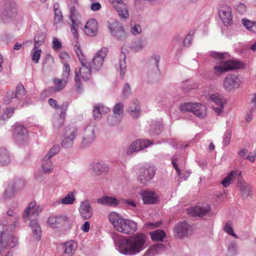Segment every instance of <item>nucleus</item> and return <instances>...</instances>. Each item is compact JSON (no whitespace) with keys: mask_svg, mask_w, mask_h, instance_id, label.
<instances>
[{"mask_svg":"<svg viewBox=\"0 0 256 256\" xmlns=\"http://www.w3.org/2000/svg\"><path fill=\"white\" fill-rule=\"evenodd\" d=\"M116 250L124 256H133L143 251L148 246V237L146 234L136 232L132 236L114 235Z\"/></svg>","mask_w":256,"mask_h":256,"instance_id":"1","label":"nucleus"},{"mask_svg":"<svg viewBox=\"0 0 256 256\" xmlns=\"http://www.w3.org/2000/svg\"><path fill=\"white\" fill-rule=\"evenodd\" d=\"M19 217L13 210H9L3 220L0 222V256H2L6 248H12L16 244L18 239L9 234L16 227Z\"/></svg>","mask_w":256,"mask_h":256,"instance_id":"2","label":"nucleus"},{"mask_svg":"<svg viewBox=\"0 0 256 256\" xmlns=\"http://www.w3.org/2000/svg\"><path fill=\"white\" fill-rule=\"evenodd\" d=\"M42 210L40 206H36V202H32L28 204L23 214V219L25 222L30 221V226L34 237L36 239L40 238L42 234L41 228L37 220V218Z\"/></svg>","mask_w":256,"mask_h":256,"instance_id":"3","label":"nucleus"},{"mask_svg":"<svg viewBox=\"0 0 256 256\" xmlns=\"http://www.w3.org/2000/svg\"><path fill=\"white\" fill-rule=\"evenodd\" d=\"M226 54L214 51L210 52V56L215 60H218L220 62H217L213 68L214 73L216 76H220L228 70L235 69H242L244 64L240 62L234 60H223L226 58Z\"/></svg>","mask_w":256,"mask_h":256,"instance_id":"4","label":"nucleus"},{"mask_svg":"<svg viewBox=\"0 0 256 256\" xmlns=\"http://www.w3.org/2000/svg\"><path fill=\"white\" fill-rule=\"evenodd\" d=\"M108 220L114 228L118 232L130 235L134 234L138 230L136 222L124 218L116 212L110 214Z\"/></svg>","mask_w":256,"mask_h":256,"instance_id":"5","label":"nucleus"},{"mask_svg":"<svg viewBox=\"0 0 256 256\" xmlns=\"http://www.w3.org/2000/svg\"><path fill=\"white\" fill-rule=\"evenodd\" d=\"M76 53L82 64V66L79 70L76 71L75 77L76 89L77 92H80L82 90V84L80 76L85 81L89 80L91 78V70L92 68L89 64L84 62V56L82 50H80L78 47L76 48Z\"/></svg>","mask_w":256,"mask_h":256,"instance_id":"6","label":"nucleus"},{"mask_svg":"<svg viewBox=\"0 0 256 256\" xmlns=\"http://www.w3.org/2000/svg\"><path fill=\"white\" fill-rule=\"evenodd\" d=\"M78 12L76 10L74 7H71L70 9V18L72 22L70 30L74 36L73 44L75 52L76 47H78V48L81 50L80 44L78 42L79 35L78 32V29L80 24L78 20Z\"/></svg>","mask_w":256,"mask_h":256,"instance_id":"7","label":"nucleus"},{"mask_svg":"<svg viewBox=\"0 0 256 256\" xmlns=\"http://www.w3.org/2000/svg\"><path fill=\"white\" fill-rule=\"evenodd\" d=\"M108 28L112 36L120 41L124 40L127 38L122 24L115 20L108 22Z\"/></svg>","mask_w":256,"mask_h":256,"instance_id":"8","label":"nucleus"},{"mask_svg":"<svg viewBox=\"0 0 256 256\" xmlns=\"http://www.w3.org/2000/svg\"><path fill=\"white\" fill-rule=\"evenodd\" d=\"M218 16L225 26H230L233 24L232 10L227 4H220L218 8Z\"/></svg>","mask_w":256,"mask_h":256,"instance_id":"9","label":"nucleus"},{"mask_svg":"<svg viewBox=\"0 0 256 256\" xmlns=\"http://www.w3.org/2000/svg\"><path fill=\"white\" fill-rule=\"evenodd\" d=\"M243 82L238 76L228 74L224 78L223 86L228 91H232L240 87Z\"/></svg>","mask_w":256,"mask_h":256,"instance_id":"10","label":"nucleus"},{"mask_svg":"<svg viewBox=\"0 0 256 256\" xmlns=\"http://www.w3.org/2000/svg\"><path fill=\"white\" fill-rule=\"evenodd\" d=\"M95 139L94 126L93 124H90L84 130V135L80 146L82 148L89 146Z\"/></svg>","mask_w":256,"mask_h":256,"instance_id":"11","label":"nucleus"},{"mask_svg":"<svg viewBox=\"0 0 256 256\" xmlns=\"http://www.w3.org/2000/svg\"><path fill=\"white\" fill-rule=\"evenodd\" d=\"M108 52V48L104 47L96 54L92 62L89 64L92 69L98 70L102 68Z\"/></svg>","mask_w":256,"mask_h":256,"instance_id":"12","label":"nucleus"},{"mask_svg":"<svg viewBox=\"0 0 256 256\" xmlns=\"http://www.w3.org/2000/svg\"><path fill=\"white\" fill-rule=\"evenodd\" d=\"M156 174V169L154 166H144L140 168L138 180L141 183L146 184L153 178Z\"/></svg>","mask_w":256,"mask_h":256,"instance_id":"13","label":"nucleus"},{"mask_svg":"<svg viewBox=\"0 0 256 256\" xmlns=\"http://www.w3.org/2000/svg\"><path fill=\"white\" fill-rule=\"evenodd\" d=\"M68 218L63 215L52 216L47 220L49 226L53 228H60L68 222Z\"/></svg>","mask_w":256,"mask_h":256,"instance_id":"14","label":"nucleus"},{"mask_svg":"<svg viewBox=\"0 0 256 256\" xmlns=\"http://www.w3.org/2000/svg\"><path fill=\"white\" fill-rule=\"evenodd\" d=\"M153 144V142L146 139H139L134 141L129 146L127 154H132L134 152L142 150Z\"/></svg>","mask_w":256,"mask_h":256,"instance_id":"15","label":"nucleus"},{"mask_svg":"<svg viewBox=\"0 0 256 256\" xmlns=\"http://www.w3.org/2000/svg\"><path fill=\"white\" fill-rule=\"evenodd\" d=\"M24 186V182L22 180H17L10 182L4 192V196L6 198L13 197L16 192Z\"/></svg>","mask_w":256,"mask_h":256,"instance_id":"16","label":"nucleus"},{"mask_svg":"<svg viewBox=\"0 0 256 256\" xmlns=\"http://www.w3.org/2000/svg\"><path fill=\"white\" fill-rule=\"evenodd\" d=\"M78 210L80 215L84 220L90 218L93 214L92 208L88 200L80 202Z\"/></svg>","mask_w":256,"mask_h":256,"instance_id":"17","label":"nucleus"},{"mask_svg":"<svg viewBox=\"0 0 256 256\" xmlns=\"http://www.w3.org/2000/svg\"><path fill=\"white\" fill-rule=\"evenodd\" d=\"M127 113L134 119L138 118L140 115L141 107L138 100H132L126 110Z\"/></svg>","mask_w":256,"mask_h":256,"instance_id":"18","label":"nucleus"},{"mask_svg":"<svg viewBox=\"0 0 256 256\" xmlns=\"http://www.w3.org/2000/svg\"><path fill=\"white\" fill-rule=\"evenodd\" d=\"M91 172L94 175L99 176L103 172L108 171V166L103 162L98 161L92 162L90 164Z\"/></svg>","mask_w":256,"mask_h":256,"instance_id":"19","label":"nucleus"},{"mask_svg":"<svg viewBox=\"0 0 256 256\" xmlns=\"http://www.w3.org/2000/svg\"><path fill=\"white\" fill-rule=\"evenodd\" d=\"M84 32L90 36H96L98 32V24L95 19H90L86 24Z\"/></svg>","mask_w":256,"mask_h":256,"instance_id":"20","label":"nucleus"},{"mask_svg":"<svg viewBox=\"0 0 256 256\" xmlns=\"http://www.w3.org/2000/svg\"><path fill=\"white\" fill-rule=\"evenodd\" d=\"M242 172H240L238 176V186L239 188L242 196L244 197L251 196L252 188L250 185L242 182Z\"/></svg>","mask_w":256,"mask_h":256,"instance_id":"21","label":"nucleus"},{"mask_svg":"<svg viewBox=\"0 0 256 256\" xmlns=\"http://www.w3.org/2000/svg\"><path fill=\"white\" fill-rule=\"evenodd\" d=\"M210 207L208 205L196 206L194 208H188L187 212L193 216L202 217L210 212Z\"/></svg>","mask_w":256,"mask_h":256,"instance_id":"22","label":"nucleus"},{"mask_svg":"<svg viewBox=\"0 0 256 256\" xmlns=\"http://www.w3.org/2000/svg\"><path fill=\"white\" fill-rule=\"evenodd\" d=\"M16 4L12 2H9L4 4V10L1 14L3 19L6 18H10L16 14Z\"/></svg>","mask_w":256,"mask_h":256,"instance_id":"23","label":"nucleus"},{"mask_svg":"<svg viewBox=\"0 0 256 256\" xmlns=\"http://www.w3.org/2000/svg\"><path fill=\"white\" fill-rule=\"evenodd\" d=\"M14 137L17 142L24 140L27 137L26 130L22 126H16L14 130Z\"/></svg>","mask_w":256,"mask_h":256,"instance_id":"24","label":"nucleus"},{"mask_svg":"<svg viewBox=\"0 0 256 256\" xmlns=\"http://www.w3.org/2000/svg\"><path fill=\"white\" fill-rule=\"evenodd\" d=\"M140 196L145 204H154L158 202L157 195L152 192L144 190L141 192Z\"/></svg>","mask_w":256,"mask_h":256,"instance_id":"25","label":"nucleus"},{"mask_svg":"<svg viewBox=\"0 0 256 256\" xmlns=\"http://www.w3.org/2000/svg\"><path fill=\"white\" fill-rule=\"evenodd\" d=\"M189 225L186 222L178 223L175 227V236L178 238H182L187 234Z\"/></svg>","mask_w":256,"mask_h":256,"instance_id":"26","label":"nucleus"},{"mask_svg":"<svg viewBox=\"0 0 256 256\" xmlns=\"http://www.w3.org/2000/svg\"><path fill=\"white\" fill-rule=\"evenodd\" d=\"M110 111V109L100 104H95L94 106L92 114L96 120H100L102 114H106Z\"/></svg>","mask_w":256,"mask_h":256,"instance_id":"27","label":"nucleus"},{"mask_svg":"<svg viewBox=\"0 0 256 256\" xmlns=\"http://www.w3.org/2000/svg\"><path fill=\"white\" fill-rule=\"evenodd\" d=\"M78 130L77 127L74 124L66 125L62 130V136L76 139L78 136Z\"/></svg>","mask_w":256,"mask_h":256,"instance_id":"28","label":"nucleus"},{"mask_svg":"<svg viewBox=\"0 0 256 256\" xmlns=\"http://www.w3.org/2000/svg\"><path fill=\"white\" fill-rule=\"evenodd\" d=\"M52 82L54 86L50 88L48 90L58 92L64 88L68 82V80L62 77L60 79L56 78L53 79Z\"/></svg>","mask_w":256,"mask_h":256,"instance_id":"29","label":"nucleus"},{"mask_svg":"<svg viewBox=\"0 0 256 256\" xmlns=\"http://www.w3.org/2000/svg\"><path fill=\"white\" fill-rule=\"evenodd\" d=\"M164 248L165 247L162 244H154L150 246L142 256H154L164 250Z\"/></svg>","mask_w":256,"mask_h":256,"instance_id":"30","label":"nucleus"},{"mask_svg":"<svg viewBox=\"0 0 256 256\" xmlns=\"http://www.w3.org/2000/svg\"><path fill=\"white\" fill-rule=\"evenodd\" d=\"M11 162L10 154L8 150L4 148H0V166H6Z\"/></svg>","mask_w":256,"mask_h":256,"instance_id":"31","label":"nucleus"},{"mask_svg":"<svg viewBox=\"0 0 256 256\" xmlns=\"http://www.w3.org/2000/svg\"><path fill=\"white\" fill-rule=\"evenodd\" d=\"M75 244L73 241H68L59 246V249L64 251L67 256H73L75 250Z\"/></svg>","mask_w":256,"mask_h":256,"instance_id":"32","label":"nucleus"},{"mask_svg":"<svg viewBox=\"0 0 256 256\" xmlns=\"http://www.w3.org/2000/svg\"><path fill=\"white\" fill-rule=\"evenodd\" d=\"M97 202L109 206H116L120 204V201L116 198L106 196L98 199Z\"/></svg>","mask_w":256,"mask_h":256,"instance_id":"33","label":"nucleus"},{"mask_svg":"<svg viewBox=\"0 0 256 256\" xmlns=\"http://www.w3.org/2000/svg\"><path fill=\"white\" fill-rule=\"evenodd\" d=\"M194 104L196 105V106H194L193 113L198 117L204 118L206 116V106L198 102L194 103Z\"/></svg>","mask_w":256,"mask_h":256,"instance_id":"34","label":"nucleus"},{"mask_svg":"<svg viewBox=\"0 0 256 256\" xmlns=\"http://www.w3.org/2000/svg\"><path fill=\"white\" fill-rule=\"evenodd\" d=\"M42 168L44 173L51 172L53 168V164L50 158L45 156L42 161Z\"/></svg>","mask_w":256,"mask_h":256,"instance_id":"35","label":"nucleus"},{"mask_svg":"<svg viewBox=\"0 0 256 256\" xmlns=\"http://www.w3.org/2000/svg\"><path fill=\"white\" fill-rule=\"evenodd\" d=\"M75 198L72 192H69L66 197L62 200H57L54 204V206H56L60 204H71L75 201Z\"/></svg>","mask_w":256,"mask_h":256,"instance_id":"36","label":"nucleus"},{"mask_svg":"<svg viewBox=\"0 0 256 256\" xmlns=\"http://www.w3.org/2000/svg\"><path fill=\"white\" fill-rule=\"evenodd\" d=\"M238 170H232L230 172L227 176L222 180V184L224 187H228L230 185L232 181L238 176Z\"/></svg>","mask_w":256,"mask_h":256,"instance_id":"37","label":"nucleus"},{"mask_svg":"<svg viewBox=\"0 0 256 256\" xmlns=\"http://www.w3.org/2000/svg\"><path fill=\"white\" fill-rule=\"evenodd\" d=\"M68 106V104L67 102H65L60 107L61 110V112L59 118V123L58 124L57 122H54V127L57 128H60L64 124V121L66 116V111L67 110Z\"/></svg>","mask_w":256,"mask_h":256,"instance_id":"38","label":"nucleus"},{"mask_svg":"<svg viewBox=\"0 0 256 256\" xmlns=\"http://www.w3.org/2000/svg\"><path fill=\"white\" fill-rule=\"evenodd\" d=\"M162 121L153 122L151 125V130L150 134H158L162 131Z\"/></svg>","mask_w":256,"mask_h":256,"instance_id":"39","label":"nucleus"},{"mask_svg":"<svg viewBox=\"0 0 256 256\" xmlns=\"http://www.w3.org/2000/svg\"><path fill=\"white\" fill-rule=\"evenodd\" d=\"M152 240L156 241H162L166 236L165 232L160 230H156L150 232Z\"/></svg>","mask_w":256,"mask_h":256,"instance_id":"40","label":"nucleus"},{"mask_svg":"<svg viewBox=\"0 0 256 256\" xmlns=\"http://www.w3.org/2000/svg\"><path fill=\"white\" fill-rule=\"evenodd\" d=\"M119 16L122 18H126L128 16V12L122 3L120 4L114 6Z\"/></svg>","mask_w":256,"mask_h":256,"instance_id":"41","label":"nucleus"},{"mask_svg":"<svg viewBox=\"0 0 256 256\" xmlns=\"http://www.w3.org/2000/svg\"><path fill=\"white\" fill-rule=\"evenodd\" d=\"M122 118L116 114H112L108 116L107 122L109 126H114L118 124L122 120Z\"/></svg>","mask_w":256,"mask_h":256,"instance_id":"42","label":"nucleus"},{"mask_svg":"<svg viewBox=\"0 0 256 256\" xmlns=\"http://www.w3.org/2000/svg\"><path fill=\"white\" fill-rule=\"evenodd\" d=\"M120 68V76L122 78L124 77L125 72V70L126 66V54L122 52L120 55V60H119Z\"/></svg>","mask_w":256,"mask_h":256,"instance_id":"43","label":"nucleus"},{"mask_svg":"<svg viewBox=\"0 0 256 256\" xmlns=\"http://www.w3.org/2000/svg\"><path fill=\"white\" fill-rule=\"evenodd\" d=\"M194 106H196L194 103L184 102L180 106L179 108L181 112H192L193 113Z\"/></svg>","mask_w":256,"mask_h":256,"instance_id":"44","label":"nucleus"},{"mask_svg":"<svg viewBox=\"0 0 256 256\" xmlns=\"http://www.w3.org/2000/svg\"><path fill=\"white\" fill-rule=\"evenodd\" d=\"M15 95L16 98L18 100H22L24 98L26 93L24 88L22 84H18L16 86Z\"/></svg>","mask_w":256,"mask_h":256,"instance_id":"45","label":"nucleus"},{"mask_svg":"<svg viewBox=\"0 0 256 256\" xmlns=\"http://www.w3.org/2000/svg\"><path fill=\"white\" fill-rule=\"evenodd\" d=\"M224 230L230 236L238 238V236L233 230L232 222L230 221H228L224 225Z\"/></svg>","mask_w":256,"mask_h":256,"instance_id":"46","label":"nucleus"},{"mask_svg":"<svg viewBox=\"0 0 256 256\" xmlns=\"http://www.w3.org/2000/svg\"><path fill=\"white\" fill-rule=\"evenodd\" d=\"M144 46V41L142 39H138L134 42L132 48L134 51L138 52L142 50Z\"/></svg>","mask_w":256,"mask_h":256,"instance_id":"47","label":"nucleus"},{"mask_svg":"<svg viewBox=\"0 0 256 256\" xmlns=\"http://www.w3.org/2000/svg\"><path fill=\"white\" fill-rule=\"evenodd\" d=\"M58 5L54 4V22L59 23L62 21V15L60 10L58 8Z\"/></svg>","mask_w":256,"mask_h":256,"instance_id":"48","label":"nucleus"},{"mask_svg":"<svg viewBox=\"0 0 256 256\" xmlns=\"http://www.w3.org/2000/svg\"><path fill=\"white\" fill-rule=\"evenodd\" d=\"M42 52L40 49H36L34 48L32 50V60L34 63L37 64L39 62Z\"/></svg>","mask_w":256,"mask_h":256,"instance_id":"49","label":"nucleus"},{"mask_svg":"<svg viewBox=\"0 0 256 256\" xmlns=\"http://www.w3.org/2000/svg\"><path fill=\"white\" fill-rule=\"evenodd\" d=\"M124 104L122 102H118L114 106L112 111L114 114L123 116Z\"/></svg>","mask_w":256,"mask_h":256,"instance_id":"50","label":"nucleus"},{"mask_svg":"<svg viewBox=\"0 0 256 256\" xmlns=\"http://www.w3.org/2000/svg\"><path fill=\"white\" fill-rule=\"evenodd\" d=\"M210 100L218 106L224 105V100L222 96L218 94H213L210 96Z\"/></svg>","mask_w":256,"mask_h":256,"instance_id":"51","label":"nucleus"},{"mask_svg":"<svg viewBox=\"0 0 256 256\" xmlns=\"http://www.w3.org/2000/svg\"><path fill=\"white\" fill-rule=\"evenodd\" d=\"M62 137L63 139L61 142L62 146L66 148H72L74 144L75 139L66 136Z\"/></svg>","mask_w":256,"mask_h":256,"instance_id":"52","label":"nucleus"},{"mask_svg":"<svg viewBox=\"0 0 256 256\" xmlns=\"http://www.w3.org/2000/svg\"><path fill=\"white\" fill-rule=\"evenodd\" d=\"M34 48H39L40 46L44 42V36L42 34H36L34 38Z\"/></svg>","mask_w":256,"mask_h":256,"instance_id":"53","label":"nucleus"},{"mask_svg":"<svg viewBox=\"0 0 256 256\" xmlns=\"http://www.w3.org/2000/svg\"><path fill=\"white\" fill-rule=\"evenodd\" d=\"M180 158V155L178 154H175L171 158L172 164L175 170H176L177 174L178 176H180V170L178 168V166L177 164V162L178 161L179 159Z\"/></svg>","mask_w":256,"mask_h":256,"instance_id":"54","label":"nucleus"},{"mask_svg":"<svg viewBox=\"0 0 256 256\" xmlns=\"http://www.w3.org/2000/svg\"><path fill=\"white\" fill-rule=\"evenodd\" d=\"M14 112V109L10 108L6 110L2 114H0V118L2 120H4L10 118Z\"/></svg>","mask_w":256,"mask_h":256,"instance_id":"55","label":"nucleus"},{"mask_svg":"<svg viewBox=\"0 0 256 256\" xmlns=\"http://www.w3.org/2000/svg\"><path fill=\"white\" fill-rule=\"evenodd\" d=\"M70 72V65L67 63H64L62 68V77L68 80Z\"/></svg>","mask_w":256,"mask_h":256,"instance_id":"56","label":"nucleus"},{"mask_svg":"<svg viewBox=\"0 0 256 256\" xmlns=\"http://www.w3.org/2000/svg\"><path fill=\"white\" fill-rule=\"evenodd\" d=\"M60 150V146L58 145H55L52 146V148L49 150L46 156L52 158L54 155L58 154Z\"/></svg>","mask_w":256,"mask_h":256,"instance_id":"57","label":"nucleus"},{"mask_svg":"<svg viewBox=\"0 0 256 256\" xmlns=\"http://www.w3.org/2000/svg\"><path fill=\"white\" fill-rule=\"evenodd\" d=\"M160 58L158 55H155L152 56L150 60V63L153 65L156 70H158L159 63Z\"/></svg>","mask_w":256,"mask_h":256,"instance_id":"58","label":"nucleus"},{"mask_svg":"<svg viewBox=\"0 0 256 256\" xmlns=\"http://www.w3.org/2000/svg\"><path fill=\"white\" fill-rule=\"evenodd\" d=\"M231 136H232L231 132L228 130H226L225 132V133L224 134L223 140H222V143L224 146H226L230 144Z\"/></svg>","mask_w":256,"mask_h":256,"instance_id":"59","label":"nucleus"},{"mask_svg":"<svg viewBox=\"0 0 256 256\" xmlns=\"http://www.w3.org/2000/svg\"><path fill=\"white\" fill-rule=\"evenodd\" d=\"M192 83V82L189 80L185 82L182 86V90L185 92H188L194 88V87Z\"/></svg>","mask_w":256,"mask_h":256,"instance_id":"60","label":"nucleus"},{"mask_svg":"<svg viewBox=\"0 0 256 256\" xmlns=\"http://www.w3.org/2000/svg\"><path fill=\"white\" fill-rule=\"evenodd\" d=\"M250 104L252 106L250 110L256 109V93L251 94L249 97Z\"/></svg>","mask_w":256,"mask_h":256,"instance_id":"61","label":"nucleus"},{"mask_svg":"<svg viewBox=\"0 0 256 256\" xmlns=\"http://www.w3.org/2000/svg\"><path fill=\"white\" fill-rule=\"evenodd\" d=\"M242 22L246 29L251 31L252 26H253L254 22L250 21L246 18H242Z\"/></svg>","mask_w":256,"mask_h":256,"instance_id":"62","label":"nucleus"},{"mask_svg":"<svg viewBox=\"0 0 256 256\" xmlns=\"http://www.w3.org/2000/svg\"><path fill=\"white\" fill-rule=\"evenodd\" d=\"M6 102L7 104H10L12 102V100L16 98L15 92L12 90H9L6 93Z\"/></svg>","mask_w":256,"mask_h":256,"instance_id":"63","label":"nucleus"},{"mask_svg":"<svg viewBox=\"0 0 256 256\" xmlns=\"http://www.w3.org/2000/svg\"><path fill=\"white\" fill-rule=\"evenodd\" d=\"M237 12L240 14H244L246 12V6L243 3H240L236 8Z\"/></svg>","mask_w":256,"mask_h":256,"instance_id":"64","label":"nucleus"}]
</instances>
